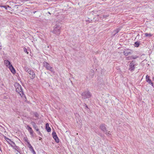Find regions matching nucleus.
<instances>
[{
	"label": "nucleus",
	"mask_w": 154,
	"mask_h": 154,
	"mask_svg": "<svg viewBox=\"0 0 154 154\" xmlns=\"http://www.w3.org/2000/svg\"><path fill=\"white\" fill-rule=\"evenodd\" d=\"M14 86L16 88V91L18 93H19L20 95H21V94H23V89L21 86L17 83L15 84Z\"/></svg>",
	"instance_id": "nucleus-1"
},
{
	"label": "nucleus",
	"mask_w": 154,
	"mask_h": 154,
	"mask_svg": "<svg viewBox=\"0 0 154 154\" xmlns=\"http://www.w3.org/2000/svg\"><path fill=\"white\" fill-rule=\"evenodd\" d=\"M52 32L57 35H59L60 32V25H56L54 26Z\"/></svg>",
	"instance_id": "nucleus-2"
},
{
	"label": "nucleus",
	"mask_w": 154,
	"mask_h": 154,
	"mask_svg": "<svg viewBox=\"0 0 154 154\" xmlns=\"http://www.w3.org/2000/svg\"><path fill=\"white\" fill-rule=\"evenodd\" d=\"M82 98L84 99L89 98L91 97V94L88 91H84L81 94Z\"/></svg>",
	"instance_id": "nucleus-3"
},
{
	"label": "nucleus",
	"mask_w": 154,
	"mask_h": 154,
	"mask_svg": "<svg viewBox=\"0 0 154 154\" xmlns=\"http://www.w3.org/2000/svg\"><path fill=\"white\" fill-rule=\"evenodd\" d=\"M44 66L46 68V69L52 72H54V71L53 68L49 64L46 62L43 63Z\"/></svg>",
	"instance_id": "nucleus-4"
},
{
	"label": "nucleus",
	"mask_w": 154,
	"mask_h": 154,
	"mask_svg": "<svg viewBox=\"0 0 154 154\" xmlns=\"http://www.w3.org/2000/svg\"><path fill=\"white\" fill-rule=\"evenodd\" d=\"M135 61L134 60L132 61L129 66V70L132 72L133 71L135 68Z\"/></svg>",
	"instance_id": "nucleus-5"
},
{
	"label": "nucleus",
	"mask_w": 154,
	"mask_h": 154,
	"mask_svg": "<svg viewBox=\"0 0 154 154\" xmlns=\"http://www.w3.org/2000/svg\"><path fill=\"white\" fill-rule=\"evenodd\" d=\"M31 124L33 126V128L37 131H38V133L41 134L40 132L39 131V129L38 128V127L36 125V123L35 122L32 121L31 122Z\"/></svg>",
	"instance_id": "nucleus-6"
},
{
	"label": "nucleus",
	"mask_w": 154,
	"mask_h": 154,
	"mask_svg": "<svg viewBox=\"0 0 154 154\" xmlns=\"http://www.w3.org/2000/svg\"><path fill=\"white\" fill-rule=\"evenodd\" d=\"M146 79V81L153 87V83L152 82L151 80L150 79L149 76L148 75H147Z\"/></svg>",
	"instance_id": "nucleus-7"
},
{
	"label": "nucleus",
	"mask_w": 154,
	"mask_h": 154,
	"mask_svg": "<svg viewBox=\"0 0 154 154\" xmlns=\"http://www.w3.org/2000/svg\"><path fill=\"white\" fill-rule=\"evenodd\" d=\"M52 135L53 138L55 140V141L58 143L59 142V140L58 139L57 137V136L56 133L54 131H53L52 133Z\"/></svg>",
	"instance_id": "nucleus-8"
},
{
	"label": "nucleus",
	"mask_w": 154,
	"mask_h": 154,
	"mask_svg": "<svg viewBox=\"0 0 154 154\" xmlns=\"http://www.w3.org/2000/svg\"><path fill=\"white\" fill-rule=\"evenodd\" d=\"M100 128L103 132H106L107 131L106 125L105 124H102L100 126Z\"/></svg>",
	"instance_id": "nucleus-9"
},
{
	"label": "nucleus",
	"mask_w": 154,
	"mask_h": 154,
	"mask_svg": "<svg viewBox=\"0 0 154 154\" xmlns=\"http://www.w3.org/2000/svg\"><path fill=\"white\" fill-rule=\"evenodd\" d=\"M123 54L126 56L131 54L130 50L128 49L125 50L123 52Z\"/></svg>",
	"instance_id": "nucleus-10"
},
{
	"label": "nucleus",
	"mask_w": 154,
	"mask_h": 154,
	"mask_svg": "<svg viewBox=\"0 0 154 154\" xmlns=\"http://www.w3.org/2000/svg\"><path fill=\"white\" fill-rule=\"evenodd\" d=\"M27 127L28 128L27 130L29 132L30 134L32 136H33V131L32 129V128H31L29 125H27Z\"/></svg>",
	"instance_id": "nucleus-11"
},
{
	"label": "nucleus",
	"mask_w": 154,
	"mask_h": 154,
	"mask_svg": "<svg viewBox=\"0 0 154 154\" xmlns=\"http://www.w3.org/2000/svg\"><path fill=\"white\" fill-rule=\"evenodd\" d=\"M29 73V74L30 75H31V76H30V78L31 79H33L35 78V74L34 72L33 71L31 70L30 71Z\"/></svg>",
	"instance_id": "nucleus-12"
},
{
	"label": "nucleus",
	"mask_w": 154,
	"mask_h": 154,
	"mask_svg": "<svg viewBox=\"0 0 154 154\" xmlns=\"http://www.w3.org/2000/svg\"><path fill=\"white\" fill-rule=\"evenodd\" d=\"M9 68L11 72L13 74L16 73V71L12 65H10V66L9 67Z\"/></svg>",
	"instance_id": "nucleus-13"
},
{
	"label": "nucleus",
	"mask_w": 154,
	"mask_h": 154,
	"mask_svg": "<svg viewBox=\"0 0 154 154\" xmlns=\"http://www.w3.org/2000/svg\"><path fill=\"white\" fill-rule=\"evenodd\" d=\"M49 125L48 123H47L45 125V128L46 130L48 132H50L51 131V129L49 127Z\"/></svg>",
	"instance_id": "nucleus-14"
},
{
	"label": "nucleus",
	"mask_w": 154,
	"mask_h": 154,
	"mask_svg": "<svg viewBox=\"0 0 154 154\" xmlns=\"http://www.w3.org/2000/svg\"><path fill=\"white\" fill-rule=\"evenodd\" d=\"M4 63L8 67L10 66V65H11L10 61L8 60H5L4 61Z\"/></svg>",
	"instance_id": "nucleus-15"
},
{
	"label": "nucleus",
	"mask_w": 154,
	"mask_h": 154,
	"mask_svg": "<svg viewBox=\"0 0 154 154\" xmlns=\"http://www.w3.org/2000/svg\"><path fill=\"white\" fill-rule=\"evenodd\" d=\"M5 139L6 140L7 142L9 143L10 145L12 143L13 141H12L9 138L6 137H5Z\"/></svg>",
	"instance_id": "nucleus-16"
},
{
	"label": "nucleus",
	"mask_w": 154,
	"mask_h": 154,
	"mask_svg": "<svg viewBox=\"0 0 154 154\" xmlns=\"http://www.w3.org/2000/svg\"><path fill=\"white\" fill-rule=\"evenodd\" d=\"M24 69L26 72H28V73L31 70L29 68H28L27 67H24Z\"/></svg>",
	"instance_id": "nucleus-17"
},
{
	"label": "nucleus",
	"mask_w": 154,
	"mask_h": 154,
	"mask_svg": "<svg viewBox=\"0 0 154 154\" xmlns=\"http://www.w3.org/2000/svg\"><path fill=\"white\" fill-rule=\"evenodd\" d=\"M13 148L19 152L20 148L19 147L16 145Z\"/></svg>",
	"instance_id": "nucleus-18"
},
{
	"label": "nucleus",
	"mask_w": 154,
	"mask_h": 154,
	"mask_svg": "<svg viewBox=\"0 0 154 154\" xmlns=\"http://www.w3.org/2000/svg\"><path fill=\"white\" fill-rule=\"evenodd\" d=\"M140 42H137L134 43V46L136 47H138L139 45H140Z\"/></svg>",
	"instance_id": "nucleus-19"
},
{
	"label": "nucleus",
	"mask_w": 154,
	"mask_h": 154,
	"mask_svg": "<svg viewBox=\"0 0 154 154\" xmlns=\"http://www.w3.org/2000/svg\"><path fill=\"white\" fill-rule=\"evenodd\" d=\"M94 74V71L93 70H92L90 72V75L91 76V78H92Z\"/></svg>",
	"instance_id": "nucleus-20"
},
{
	"label": "nucleus",
	"mask_w": 154,
	"mask_h": 154,
	"mask_svg": "<svg viewBox=\"0 0 154 154\" xmlns=\"http://www.w3.org/2000/svg\"><path fill=\"white\" fill-rule=\"evenodd\" d=\"M145 35L146 37H151L152 36V35L150 33H145Z\"/></svg>",
	"instance_id": "nucleus-21"
},
{
	"label": "nucleus",
	"mask_w": 154,
	"mask_h": 154,
	"mask_svg": "<svg viewBox=\"0 0 154 154\" xmlns=\"http://www.w3.org/2000/svg\"><path fill=\"white\" fill-rule=\"evenodd\" d=\"M119 30L118 29H116V30H115L114 31V32L115 33V34H114L113 35L114 36L116 34V33H118L119 32Z\"/></svg>",
	"instance_id": "nucleus-22"
},
{
	"label": "nucleus",
	"mask_w": 154,
	"mask_h": 154,
	"mask_svg": "<svg viewBox=\"0 0 154 154\" xmlns=\"http://www.w3.org/2000/svg\"><path fill=\"white\" fill-rule=\"evenodd\" d=\"M23 139L24 140V141L25 142H26L28 143H29V141L28 140V138H27V137H24Z\"/></svg>",
	"instance_id": "nucleus-23"
},
{
	"label": "nucleus",
	"mask_w": 154,
	"mask_h": 154,
	"mask_svg": "<svg viewBox=\"0 0 154 154\" xmlns=\"http://www.w3.org/2000/svg\"><path fill=\"white\" fill-rule=\"evenodd\" d=\"M28 144L29 145V147L30 149L31 150L33 148L31 145V144L29 143Z\"/></svg>",
	"instance_id": "nucleus-24"
},
{
	"label": "nucleus",
	"mask_w": 154,
	"mask_h": 154,
	"mask_svg": "<svg viewBox=\"0 0 154 154\" xmlns=\"http://www.w3.org/2000/svg\"><path fill=\"white\" fill-rule=\"evenodd\" d=\"M126 58L127 60L133 59V58H132V56H129L127 57Z\"/></svg>",
	"instance_id": "nucleus-25"
},
{
	"label": "nucleus",
	"mask_w": 154,
	"mask_h": 154,
	"mask_svg": "<svg viewBox=\"0 0 154 154\" xmlns=\"http://www.w3.org/2000/svg\"><path fill=\"white\" fill-rule=\"evenodd\" d=\"M0 7H3L5 8L6 10H7V5L4 6L3 5H0Z\"/></svg>",
	"instance_id": "nucleus-26"
},
{
	"label": "nucleus",
	"mask_w": 154,
	"mask_h": 154,
	"mask_svg": "<svg viewBox=\"0 0 154 154\" xmlns=\"http://www.w3.org/2000/svg\"><path fill=\"white\" fill-rule=\"evenodd\" d=\"M10 145L13 148L15 146H16V144L14 142H13Z\"/></svg>",
	"instance_id": "nucleus-27"
},
{
	"label": "nucleus",
	"mask_w": 154,
	"mask_h": 154,
	"mask_svg": "<svg viewBox=\"0 0 154 154\" xmlns=\"http://www.w3.org/2000/svg\"><path fill=\"white\" fill-rule=\"evenodd\" d=\"M23 50H24V51L27 54H28V52L27 51V49H26V48H24L23 49Z\"/></svg>",
	"instance_id": "nucleus-28"
},
{
	"label": "nucleus",
	"mask_w": 154,
	"mask_h": 154,
	"mask_svg": "<svg viewBox=\"0 0 154 154\" xmlns=\"http://www.w3.org/2000/svg\"><path fill=\"white\" fill-rule=\"evenodd\" d=\"M106 132L105 133L107 135H111V134L109 133V131H106Z\"/></svg>",
	"instance_id": "nucleus-29"
},
{
	"label": "nucleus",
	"mask_w": 154,
	"mask_h": 154,
	"mask_svg": "<svg viewBox=\"0 0 154 154\" xmlns=\"http://www.w3.org/2000/svg\"><path fill=\"white\" fill-rule=\"evenodd\" d=\"M138 57L137 56H132V58L133 59H136Z\"/></svg>",
	"instance_id": "nucleus-30"
},
{
	"label": "nucleus",
	"mask_w": 154,
	"mask_h": 154,
	"mask_svg": "<svg viewBox=\"0 0 154 154\" xmlns=\"http://www.w3.org/2000/svg\"><path fill=\"white\" fill-rule=\"evenodd\" d=\"M31 151H32V152L33 154H35V152L34 150V149H32L31 150Z\"/></svg>",
	"instance_id": "nucleus-31"
},
{
	"label": "nucleus",
	"mask_w": 154,
	"mask_h": 154,
	"mask_svg": "<svg viewBox=\"0 0 154 154\" xmlns=\"http://www.w3.org/2000/svg\"><path fill=\"white\" fill-rule=\"evenodd\" d=\"M35 116L36 117H37L38 116V115L37 113H35Z\"/></svg>",
	"instance_id": "nucleus-32"
},
{
	"label": "nucleus",
	"mask_w": 154,
	"mask_h": 154,
	"mask_svg": "<svg viewBox=\"0 0 154 154\" xmlns=\"http://www.w3.org/2000/svg\"><path fill=\"white\" fill-rule=\"evenodd\" d=\"M2 45L1 44V42H0V49H2Z\"/></svg>",
	"instance_id": "nucleus-33"
},
{
	"label": "nucleus",
	"mask_w": 154,
	"mask_h": 154,
	"mask_svg": "<svg viewBox=\"0 0 154 154\" xmlns=\"http://www.w3.org/2000/svg\"><path fill=\"white\" fill-rule=\"evenodd\" d=\"M7 8H11V7L9 5H7Z\"/></svg>",
	"instance_id": "nucleus-34"
},
{
	"label": "nucleus",
	"mask_w": 154,
	"mask_h": 154,
	"mask_svg": "<svg viewBox=\"0 0 154 154\" xmlns=\"http://www.w3.org/2000/svg\"><path fill=\"white\" fill-rule=\"evenodd\" d=\"M104 16V17H108V16L107 15H105V16Z\"/></svg>",
	"instance_id": "nucleus-35"
},
{
	"label": "nucleus",
	"mask_w": 154,
	"mask_h": 154,
	"mask_svg": "<svg viewBox=\"0 0 154 154\" xmlns=\"http://www.w3.org/2000/svg\"><path fill=\"white\" fill-rule=\"evenodd\" d=\"M42 138L41 137H40V139H39V140H42Z\"/></svg>",
	"instance_id": "nucleus-36"
},
{
	"label": "nucleus",
	"mask_w": 154,
	"mask_h": 154,
	"mask_svg": "<svg viewBox=\"0 0 154 154\" xmlns=\"http://www.w3.org/2000/svg\"><path fill=\"white\" fill-rule=\"evenodd\" d=\"M86 108H88V106H86Z\"/></svg>",
	"instance_id": "nucleus-37"
},
{
	"label": "nucleus",
	"mask_w": 154,
	"mask_h": 154,
	"mask_svg": "<svg viewBox=\"0 0 154 154\" xmlns=\"http://www.w3.org/2000/svg\"><path fill=\"white\" fill-rule=\"evenodd\" d=\"M24 1H28V0H24Z\"/></svg>",
	"instance_id": "nucleus-38"
}]
</instances>
